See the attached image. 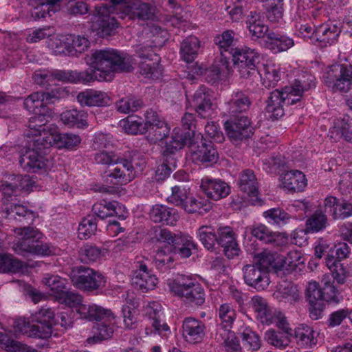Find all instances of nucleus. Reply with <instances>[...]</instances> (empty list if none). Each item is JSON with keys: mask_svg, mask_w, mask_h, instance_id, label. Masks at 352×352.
Segmentation results:
<instances>
[{"mask_svg": "<svg viewBox=\"0 0 352 352\" xmlns=\"http://www.w3.org/2000/svg\"><path fill=\"white\" fill-rule=\"evenodd\" d=\"M87 63L97 72L99 82L111 81L116 72H129L135 64L131 56L110 47L94 51Z\"/></svg>", "mask_w": 352, "mask_h": 352, "instance_id": "1", "label": "nucleus"}, {"mask_svg": "<svg viewBox=\"0 0 352 352\" xmlns=\"http://www.w3.org/2000/svg\"><path fill=\"white\" fill-rule=\"evenodd\" d=\"M150 32L156 39H159L154 45L140 44L136 46L135 52L142 59L148 60L140 63V73L145 78L151 80L159 79L162 74V67L159 64V57L156 54V49L160 46L166 39L168 33L164 28L158 25H151L149 27Z\"/></svg>", "mask_w": 352, "mask_h": 352, "instance_id": "2", "label": "nucleus"}, {"mask_svg": "<svg viewBox=\"0 0 352 352\" xmlns=\"http://www.w3.org/2000/svg\"><path fill=\"white\" fill-rule=\"evenodd\" d=\"M14 232L19 240L14 244L13 249L18 254L47 257L58 254L60 252V249L51 243L41 241L43 234L36 228H16Z\"/></svg>", "mask_w": 352, "mask_h": 352, "instance_id": "3", "label": "nucleus"}, {"mask_svg": "<svg viewBox=\"0 0 352 352\" xmlns=\"http://www.w3.org/2000/svg\"><path fill=\"white\" fill-rule=\"evenodd\" d=\"M170 290L188 303L201 305L205 302V292L193 277L181 275L168 283Z\"/></svg>", "mask_w": 352, "mask_h": 352, "instance_id": "4", "label": "nucleus"}, {"mask_svg": "<svg viewBox=\"0 0 352 352\" xmlns=\"http://www.w3.org/2000/svg\"><path fill=\"white\" fill-rule=\"evenodd\" d=\"M221 324L219 325L216 335L218 342L224 344L227 352H239V340L233 331L230 330L236 318V311L230 305L225 303L219 309Z\"/></svg>", "mask_w": 352, "mask_h": 352, "instance_id": "5", "label": "nucleus"}, {"mask_svg": "<svg viewBox=\"0 0 352 352\" xmlns=\"http://www.w3.org/2000/svg\"><path fill=\"white\" fill-rule=\"evenodd\" d=\"M144 314L150 321L152 328H146V335L158 334L162 338H168L171 331L164 320L163 307L159 302L152 301L144 307Z\"/></svg>", "mask_w": 352, "mask_h": 352, "instance_id": "6", "label": "nucleus"}, {"mask_svg": "<svg viewBox=\"0 0 352 352\" xmlns=\"http://www.w3.org/2000/svg\"><path fill=\"white\" fill-rule=\"evenodd\" d=\"M195 116L192 113H186L182 119L184 129L175 128L171 140L166 143L164 155L173 154L182 148L185 144L195 136L194 128Z\"/></svg>", "mask_w": 352, "mask_h": 352, "instance_id": "7", "label": "nucleus"}, {"mask_svg": "<svg viewBox=\"0 0 352 352\" xmlns=\"http://www.w3.org/2000/svg\"><path fill=\"white\" fill-rule=\"evenodd\" d=\"M116 166L109 170L107 177L111 178V182L117 185H125L135 179L138 172L143 170L145 162L141 159L139 162L135 160H131L120 157V162Z\"/></svg>", "mask_w": 352, "mask_h": 352, "instance_id": "8", "label": "nucleus"}, {"mask_svg": "<svg viewBox=\"0 0 352 352\" xmlns=\"http://www.w3.org/2000/svg\"><path fill=\"white\" fill-rule=\"evenodd\" d=\"M71 280L78 289L83 291L92 292L105 287L106 278L100 272L89 267H80L74 272Z\"/></svg>", "mask_w": 352, "mask_h": 352, "instance_id": "9", "label": "nucleus"}, {"mask_svg": "<svg viewBox=\"0 0 352 352\" xmlns=\"http://www.w3.org/2000/svg\"><path fill=\"white\" fill-rule=\"evenodd\" d=\"M324 81L327 86L334 91H348L352 84V66L346 64L331 65Z\"/></svg>", "mask_w": 352, "mask_h": 352, "instance_id": "10", "label": "nucleus"}, {"mask_svg": "<svg viewBox=\"0 0 352 352\" xmlns=\"http://www.w3.org/2000/svg\"><path fill=\"white\" fill-rule=\"evenodd\" d=\"M112 8L101 4L95 8L92 17L91 29L100 37L113 35L118 28V23L114 17L110 16Z\"/></svg>", "mask_w": 352, "mask_h": 352, "instance_id": "11", "label": "nucleus"}, {"mask_svg": "<svg viewBox=\"0 0 352 352\" xmlns=\"http://www.w3.org/2000/svg\"><path fill=\"white\" fill-rule=\"evenodd\" d=\"M37 147L32 142V147L21 155L19 162L23 169L37 173L47 171L52 166V162L45 157L47 151Z\"/></svg>", "mask_w": 352, "mask_h": 352, "instance_id": "12", "label": "nucleus"}, {"mask_svg": "<svg viewBox=\"0 0 352 352\" xmlns=\"http://www.w3.org/2000/svg\"><path fill=\"white\" fill-rule=\"evenodd\" d=\"M296 103L287 90L283 88L281 91H273L267 100L265 107L266 116L272 120H278L284 116L283 104L292 105Z\"/></svg>", "mask_w": 352, "mask_h": 352, "instance_id": "13", "label": "nucleus"}, {"mask_svg": "<svg viewBox=\"0 0 352 352\" xmlns=\"http://www.w3.org/2000/svg\"><path fill=\"white\" fill-rule=\"evenodd\" d=\"M232 60L243 77H247L254 72L258 53L247 47H235L231 52Z\"/></svg>", "mask_w": 352, "mask_h": 352, "instance_id": "14", "label": "nucleus"}, {"mask_svg": "<svg viewBox=\"0 0 352 352\" xmlns=\"http://www.w3.org/2000/svg\"><path fill=\"white\" fill-rule=\"evenodd\" d=\"M228 137L232 142L242 141L253 134L250 120L245 116L230 118L224 123Z\"/></svg>", "mask_w": 352, "mask_h": 352, "instance_id": "15", "label": "nucleus"}, {"mask_svg": "<svg viewBox=\"0 0 352 352\" xmlns=\"http://www.w3.org/2000/svg\"><path fill=\"white\" fill-rule=\"evenodd\" d=\"M316 84V78L311 72L301 71L295 75L294 82L284 88L297 102L300 100L304 94L314 89Z\"/></svg>", "mask_w": 352, "mask_h": 352, "instance_id": "16", "label": "nucleus"}, {"mask_svg": "<svg viewBox=\"0 0 352 352\" xmlns=\"http://www.w3.org/2000/svg\"><path fill=\"white\" fill-rule=\"evenodd\" d=\"M146 261L141 258H137L135 262L136 270L132 278L133 285L142 292L153 290L158 282L156 276L148 269Z\"/></svg>", "mask_w": 352, "mask_h": 352, "instance_id": "17", "label": "nucleus"}, {"mask_svg": "<svg viewBox=\"0 0 352 352\" xmlns=\"http://www.w3.org/2000/svg\"><path fill=\"white\" fill-rule=\"evenodd\" d=\"M144 117L147 126L146 133L151 142L155 143L161 141L168 135L170 127L156 112L151 109L148 110L145 112Z\"/></svg>", "mask_w": 352, "mask_h": 352, "instance_id": "18", "label": "nucleus"}, {"mask_svg": "<svg viewBox=\"0 0 352 352\" xmlns=\"http://www.w3.org/2000/svg\"><path fill=\"white\" fill-rule=\"evenodd\" d=\"M212 96L204 86H200L190 101L196 112L202 118H209L217 114L215 105L211 102Z\"/></svg>", "mask_w": 352, "mask_h": 352, "instance_id": "19", "label": "nucleus"}, {"mask_svg": "<svg viewBox=\"0 0 352 352\" xmlns=\"http://www.w3.org/2000/svg\"><path fill=\"white\" fill-rule=\"evenodd\" d=\"M245 283L257 291L266 289L270 283L269 273L254 263L247 265L243 269Z\"/></svg>", "mask_w": 352, "mask_h": 352, "instance_id": "20", "label": "nucleus"}, {"mask_svg": "<svg viewBox=\"0 0 352 352\" xmlns=\"http://www.w3.org/2000/svg\"><path fill=\"white\" fill-rule=\"evenodd\" d=\"M122 14V18L128 16L132 20H156L157 21L159 18L155 7L141 1H135L125 7Z\"/></svg>", "mask_w": 352, "mask_h": 352, "instance_id": "21", "label": "nucleus"}, {"mask_svg": "<svg viewBox=\"0 0 352 352\" xmlns=\"http://www.w3.org/2000/svg\"><path fill=\"white\" fill-rule=\"evenodd\" d=\"M341 33V28L333 21H327L315 28V40L321 47L336 43Z\"/></svg>", "mask_w": 352, "mask_h": 352, "instance_id": "22", "label": "nucleus"}, {"mask_svg": "<svg viewBox=\"0 0 352 352\" xmlns=\"http://www.w3.org/2000/svg\"><path fill=\"white\" fill-rule=\"evenodd\" d=\"M238 184L241 190L247 194L250 204L261 205L258 197L257 179L252 170H243L240 174Z\"/></svg>", "mask_w": 352, "mask_h": 352, "instance_id": "23", "label": "nucleus"}, {"mask_svg": "<svg viewBox=\"0 0 352 352\" xmlns=\"http://www.w3.org/2000/svg\"><path fill=\"white\" fill-rule=\"evenodd\" d=\"M76 99L81 106L89 107H106L111 102V98L107 92L95 89H86L80 91Z\"/></svg>", "mask_w": 352, "mask_h": 352, "instance_id": "24", "label": "nucleus"}, {"mask_svg": "<svg viewBox=\"0 0 352 352\" xmlns=\"http://www.w3.org/2000/svg\"><path fill=\"white\" fill-rule=\"evenodd\" d=\"M200 188L208 197L216 201L226 197L230 192V188L227 183L219 179L208 177L201 179Z\"/></svg>", "mask_w": 352, "mask_h": 352, "instance_id": "25", "label": "nucleus"}, {"mask_svg": "<svg viewBox=\"0 0 352 352\" xmlns=\"http://www.w3.org/2000/svg\"><path fill=\"white\" fill-rule=\"evenodd\" d=\"M78 314L81 318L89 321L112 322L116 316L111 309H106L95 303L85 304L80 307Z\"/></svg>", "mask_w": 352, "mask_h": 352, "instance_id": "26", "label": "nucleus"}, {"mask_svg": "<svg viewBox=\"0 0 352 352\" xmlns=\"http://www.w3.org/2000/svg\"><path fill=\"white\" fill-rule=\"evenodd\" d=\"M31 317L26 320L25 318H19L14 322L13 327L14 332L18 334L26 335L30 338H38L46 339L50 337V329L45 327L41 330L42 326H36L31 324Z\"/></svg>", "mask_w": 352, "mask_h": 352, "instance_id": "27", "label": "nucleus"}, {"mask_svg": "<svg viewBox=\"0 0 352 352\" xmlns=\"http://www.w3.org/2000/svg\"><path fill=\"white\" fill-rule=\"evenodd\" d=\"M182 328L183 336L188 342L199 343L205 336V324L194 318H186L183 322Z\"/></svg>", "mask_w": 352, "mask_h": 352, "instance_id": "28", "label": "nucleus"}, {"mask_svg": "<svg viewBox=\"0 0 352 352\" xmlns=\"http://www.w3.org/2000/svg\"><path fill=\"white\" fill-rule=\"evenodd\" d=\"M61 133L58 127L54 124H49L43 128L42 132L36 138L32 140L37 148L42 147L43 150H48L52 146L58 148Z\"/></svg>", "mask_w": 352, "mask_h": 352, "instance_id": "29", "label": "nucleus"}, {"mask_svg": "<svg viewBox=\"0 0 352 352\" xmlns=\"http://www.w3.org/2000/svg\"><path fill=\"white\" fill-rule=\"evenodd\" d=\"M281 186L288 191L302 192L307 186L305 175L300 170H290L280 177Z\"/></svg>", "mask_w": 352, "mask_h": 352, "instance_id": "30", "label": "nucleus"}, {"mask_svg": "<svg viewBox=\"0 0 352 352\" xmlns=\"http://www.w3.org/2000/svg\"><path fill=\"white\" fill-rule=\"evenodd\" d=\"M201 136V142L197 145L190 146L194 160L201 162H215L218 157L216 148L211 142L207 141Z\"/></svg>", "mask_w": 352, "mask_h": 352, "instance_id": "31", "label": "nucleus"}, {"mask_svg": "<svg viewBox=\"0 0 352 352\" xmlns=\"http://www.w3.org/2000/svg\"><path fill=\"white\" fill-rule=\"evenodd\" d=\"M217 243L223 248L225 255L228 258H232L239 254L240 248L231 228L225 227L219 229Z\"/></svg>", "mask_w": 352, "mask_h": 352, "instance_id": "32", "label": "nucleus"}, {"mask_svg": "<svg viewBox=\"0 0 352 352\" xmlns=\"http://www.w3.org/2000/svg\"><path fill=\"white\" fill-rule=\"evenodd\" d=\"M150 219L155 223H163L168 226H174L179 216L177 210L165 205L153 206L149 213Z\"/></svg>", "mask_w": 352, "mask_h": 352, "instance_id": "33", "label": "nucleus"}, {"mask_svg": "<svg viewBox=\"0 0 352 352\" xmlns=\"http://www.w3.org/2000/svg\"><path fill=\"white\" fill-rule=\"evenodd\" d=\"M72 76L73 70H40L34 73V79L37 84L45 86L53 79L73 83Z\"/></svg>", "mask_w": 352, "mask_h": 352, "instance_id": "34", "label": "nucleus"}, {"mask_svg": "<svg viewBox=\"0 0 352 352\" xmlns=\"http://www.w3.org/2000/svg\"><path fill=\"white\" fill-rule=\"evenodd\" d=\"M261 83L266 88L274 87L281 78V68L279 65L267 63L258 69Z\"/></svg>", "mask_w": 352, "mask_h": 352, "instance_id": "35", "label": "nucleus"}, {"mask_svg": "<svg viewBox=\"0 0 352 352\" xmlns=\"http://www.w3.org/2000/svg\"><path fill=\"white\" fill-rule=\"evenodd\" d=\"M282 261L280 254L264 250L254 255L253 263L269 273L270 269L279 271Z\"/></svg>", "mask_w": 352, "mask_h": 352, "instance_id": "36", "label": "nucleus"}, {"mask_svg": "<svg viewBox=\"0 0 352 352\" xmlns=\"http://www.w3.org/2000/svg\"><path fill=\"white\" fill-rule=\"evenodd\" d=\"M264 46L274 53H278L287 51L294 45V40L286 36L269 32L265 37Z\"/></svg>", "mask_w": 352, "mask_h": 352, "instance_id": "37", "label": "nucleus"}, {"mask_svg": "<svg viewBox=\"0 0 352 352\" xmlns=\"http://www.w3.org/2000/svg\"><path fill=\"white\" fill-rule=\"evenodd\" d=\"M62 122L69 127L83 129L88 126L87 113L84 110L72 109L65 110L60 116Z\"/></svg>", "mask_w": 352, "mask_h": 352, "instance_id": "38", "label": "nucleus"}, {"mask_svg": "<svg viewBox=\"0 0 352 352\" xmlns=\"http://www.w3.org/2000/svg\"><path fill=\"white\" fill-rule=\"evenodd\" d=\"M297 344L302 348H311L316 345L319 333L313 327L301 324L295 329Z\"/></svg>", "mask_w": 352, "mask_h": 352, "instance_id": "39", "label": "nucleus"}, {"mask_svg": "<svg viewBox=\"0 0 352 352\" xmlns=\"http://www.w3.org/2000/svg\"><path fill=\"white\" fill-rule=\"evenodd\" d=\"M251 305L258 320L263 324H272L270 317H272L274 310L269 307L267 300L264 298L260 296H253L251 299Z\"/></svg>", "mask_w": 352, "mask_h": 352, "instance_id": "40", "label": "nucleus"}, {"mask_svg": "<svg viewBox=\"0 0 352 352\" xmlns=\"http://www.w3.org/2000/svg\"><path fill=\"white\" fill-rule=\"evenodd\" d=\"M273 296L280 302L290 304L298 300L300 296L297 285L289 282L280 283Z\"/></svg>", "mask_w": 352, "mask_h": 352, "instance_id": "41", "label": "nucleus"}, {"mask_svg": "<svg viewBox=\"0 0 352 352\" xmlns=\"http://www.w3.org/2000/svg\"><path fill=\"white\" fill-rule=\"evenodd\" d=\"M47 103L43 92H34L24 100V107L33 114H49Z\"/></svg>", "mask_w": 352, "mask_h": 352, "instance_id": "42", "label": "nucleus"}, {"mask_svg": "<svg viewBox=\"0 0 352 352\" xmlns=\"http://www.w3.org/2000/svg\"><path fill=\"white\" fill-rule=\"evenodd\" d=\"M119 126L127 134L138 135L146 133L147 126L146 119H143L136 115L129 116L126 118L120 120Z\"/></svg>", "mask_w": 352, "mask_h": 352, "instance_id": "43", "label": "nucleus"}, {"mask_svg": "<svg viewBox=\"0 0 352 352\" xmlns=\"http://www.w3.org/2000/svg\"><path fill=\"white\" fill-rule=\"evenodd\" d=\"M329 136L334 142H338L342 139L352 142V131L349 124L341 118L335 120L333 125L329 129Z\"/></svg>", "mask_w": 352, "mask_h": 352, "instance_id": "44", "label": "nucleus"}, {"mask_svg": "<svg viewBox=\"0 0 352 352\" xmlns=\"http://www.w3.org/2000/svg\"><path fill=\"white\" fill-rule=\"evenodd\" d=\"M31 320L32 322H37L36 326H42L41 330H43L45 327L50 329V337L54 333V324H56L55 314L50 308H42L38 311L31 315Z\"/></svg>", "mask_w": 352, "mask_h": 352, "instance_id": "45", "label": "nucleus"}, {"mask_svg": "<svg viewBox=\"0 0 352 352\" xmlns=\"http://www.w3.org/2000/svg\"><path fill=\"white\" fill-rule=\"evenodd\" d=\"M228 112L234 116L247 111L250 106L249 98L241 91L234 92L228 102Z\"/></svg>", "mask_w": 352, "mask_h": 352, "instance_id": "46", "label": "nucleus"}, {"mask_svg": "<svg viewBox=\"0 0 352 352\" xmlns=\"http://www.w3.org/2000/svg\"><path fill=\"white\" fill-rule=\"evenodd\" d=\"M248 28L252 36L256 38H263L265 43V37L267 35L268 27L263 23L259 13L251 12L247 19Z\"/></svg>", "mask_w": 352, "mask_h": 352, "instance_id": "47", "label": "nucleus"}, {"mask_svg": "<svg viewBox=\"0 0 352 352\" xmlns=\"http://www.w3.org/2000/svg\"><path fill=\"white\" fill-rule=\"evenodd\" d=\"M199 40L195 36L187 37L181 44L180 54L186 63L194 61L199 50Z\"/></svg>", "mask_w": 352, "mask_h": 352, "instance_id": "48", "label": "nucleus"}, {"mask_svg": "<svg viewBox=\"0 0 352 352\" xmlns=\"http://www.w3.org/2000/svg\"><path fill=\"white\" fill-rule=\"evenodd\" d=\"M122 207L123 206L120 205L117 201L104 200L94 204L92 210L97 217L104 219L108 217L118 215V210H120Z\"/></svg>", "mask_w": 352, "mask_h": 352, "instance_id": "49", "label": "nucleus"}, {"mask_svg": "<svg viewBox=\"0 0 352 352\" xmlns=\"http://www.w3.org/2000/svg\"><path fill=\"white\" fill-rule=\"evenodd\" d=\"M69 34H54L47 42L48 48L56 55L69 56Z\"/></svg>", "mask_w": 352, "mask_h": 352, "instance_id": "50", "label": "nucleus"}, {"mask_svg": "<svg viewBox=\"0 0 352 352\" xmlns=\"http://www.w3.org/2000/svg\"><path fill=\"white\" fill-rule=\"evenodd\" d=\"M309 15L306 13L298 12L294 19V32L295 34L304 39L311 38L315 39V30H313L311 25L308 23Z\"/></svg>", "mask_w": 352, "mask_h": 352, "instance_id": "51", "label": "nucleus"}, {"mask_svg": "<svg viewBox=\"0 0 352 352\" xmlns=\"http://www.w3.org/2000/svg\"><path fill=\"white\" fill-rule=\"evenodd\" d=\"M328 225L327 217L321 208H318L306 221L305 226L309 233H318L324 230Z\"/></svg>", "mask_w": 352, "mask_h": 352, "instance_id": "52", "label": "nucleus"}, {"mask_svg": "<svg viewBox=\"0 0 352 352\" xmlns=\"http://www.w3.org/2000/svg\"><path fill=\"white\" fill-rule=\"evenodd\" d=\"M42 282L46 288L50 291V294L56 298L63 294V292L66 289L67 280L58 275L46 274Z\"/></svg>", "mask_w": 352, "mask_h": 352, "instance_id": "53", "label": "nucleus"}, {"mask_svg": "<svg viewBox=\"0 0 352 352\" xmlns=\"http://www.w3.org/2000/svg\"><path fill=\"white\" fill-rule=\"evenodd\" d=\"M212 208V204L204 197H191L186 201L184 209L188 213L204 214Z\"/></svg>", "mask_w": 352, "mask_h": 352, "instance_id": "54", "label": "nucleus"}, {"mask_svg": "<svg viewBox=\"0 0 352 352\" xmlns=\"http://www.w3.org/2000/svg\"><path fill=\"white\" fill-rule=\"evenodd\" d=\"M214 43L218 46L221 53L233 52L234 47L237 39L235 38V33L232 30H226L221 34L217 35L214 38Z\"/></svg>", "mask_w": 352, "mask_h": 352, "instance_id": "55", "label": "nucleus"}, {"mask_svg": "<svg viewBox=\"0 0 352 352\" xmlns=\"http://www.w3.org/2000/svg\"><path fill=\"white\" fill-rule=\"evenodd\" d=\"M0 346L10 352H39L31 346L10 338L7 334L1 331Z\"/></svg>", "mask_w": 352, "mask_h": 352, "instance_id": "56", "label": "nucleus"}, {"mask_svg": "<svg viewBox=\"0 0 352 352\" xmlns=\"http://www.w3.org/2000/svg\"><path fill=\"white\" fill-rule=\"evenodd\" d=\"M280 258L283 261L279 270L287 272L296 270L297 267L304 263L305 261L301 252L298 250L290 251L285 257L280 255Z\"/></svg>", "mask_w": 352, "mask_h": 352, "instance_id": "57", "label": "nucleus"}, {"mask_svg": "<svg viewBox=\"0 0 352 352\" xmlns=\"http://www.w3.org/2000/svg\"><path fill=\"white\" fill-rule=\"evenodd\" d=\"M174 251L173 247L171 245H162L158 247V249L155 255L154 261L155 265L158 268L164 266L170 267V264L174 260Z\"/></svg>", "mask_w": 352, "mask_h": 352, "instance_id": "58", "label": "nucleus"}, {"mask_svg": "<svg viewBox=\"0 0 352 352\" xmlns=\"http://www.w3.org/2000/svg\"><path fill=\"white\" fill-rule=\"evenodd\" d=\"M288 162L281 155H272L263 160V169L270 175H276L283 170Z\"/></svg>", "mask_w": 352, "mask_h": 352, "instance_id": "59", "label": "nucleus"}, {"mask_svg": "<svg viewBox=\"0 0 352 352\" xmlns=\"http://www.w3.org/2000/svg\"><path fill=\"white\" fill-rule=\"evenodd\" d=\"M143 106V102L134 96H128L120 99L116 103V107L118 111L122 113H130L141 109Z\"/></svg>", "mask_w": 352, "mask_h": 352, "instance_id": "60", "label": "nucleus"}, {"mask_svg": "<svg viewBox=\"0 0 352 352\" xmlns=\"http://www.w3.org/2000/svg\"><path fill=\"white\" fill-rule=\"evenodd\" d=\"M108 256L106 248H99L96 246L86 245L80 251V258L86 263L96 262Z\"/></svg>", "mask_w": 352, "mask_h": 352, "instance_id": "61", "label": "nucleus"}, {"mask_svg": "<svg viewBox=\"0 0 352 352\" xmlns=\"http://www.w3.org/2000/svg\"><path fill=\"white\" fill-rule=\"evenodd\" d=\"M263 216L271 225H285L290 219V215L280 208H270L263 212Z\"/></svg>", "mask_w": 352, "mask_h": 352, "instance_id": "62", "label": "nucleus"}, {"mask_svg": "<svg viewBox=\"0 0 352 352\" xmlns=\"http://www.w3.org/2000/svg\"><path fill=\"white\" fill-rule=\"evenodd\" d=\"M49 114H34L29 120L28 131L26 135L29 138L32 137L34 139L42 132L44 127L49 124H47V120L46 117Z\"/></svg>", "mask_w": 352, "mask_h": 352, "instance_id": "63", "label": "nucleus"}, {"mask_svg": "<svg viewBox=\"0 0 352 352\" xmlns=\"http://www.w3.org/2000/svg\"><path fill=\"white\" fill-rule=\"evenodd\" d=\"M197 235L204 246L208 250H212L217 241L214 228L209 226H202L197 231Z\"/></svg>", "mask_w": 352, "mask_h": 352, "instance_id": "64", "label": "nucleus"}]
</instances>
